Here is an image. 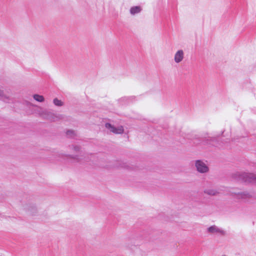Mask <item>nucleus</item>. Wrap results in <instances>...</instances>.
Returning <instances> with one entry per match:
<instances>
[{
  "label": "nucleus",
  "mask_w": 256,
  "mask_h": 256,
  "mask_svg": "<svg viewBox=\"0 0 256 256\" xmlns=\"http://www.w3.org/2000/svg\"><path fill=\"white\" fill-rule=\"evenodd\" d=\"M234 178L244 182H256V175L254 174L237 172L234 174Z\"/></svg>",
  "instance_id": "1"
},
{
  "label": "nucleus",
  "mask_w": 256,
  "mask_h": 256,
  "mask_svg": "<svg viewBox=\"0 0 256 256\" xmlns=\"http://www.w3.org/2000/svg\"><path fill=\"white\" fill-rule=\"evenodd\" d=\"M197 170L200 173H204L208 172V168L206 164L200 160H197L195 164Z\"/></svg>",
  "instance_id": "2"
},
{
  "label": "nucleus",
  "mask_w": 256,
  "mask_h": 256,
  "mask_svg": "<svg viewBox=\"0 0 256 256\" xmlns=\"http://www.w3.org/2000/svg\"><path fill=\"white\" fill-rule=\"evenodd\" d=\"M105 126L106 128L108 129L111 132L116 134H120L124 132V128L122 126L118 127H115L110 123H106Z\"/></svg>",
  "instance_id": "3"
},
{
  "label": "nucleus",
  "mask_w": 256,
  "mask_h": 256,
  "mask_svg": "<svg viewBox=\"0 0 256 256\" xmlns=\"http://www.w3.org/2000/svg\"><path fill=\"white\" fill-rule=\"evenodd\" d=\"M204 142L206 144L212 145L220 148L222 147L221 142H220L219 138H208L205 140Z\"/></svg>",
  "instance_id": "4"
},
{
  "label": "nucleus",
  "mask_w": 256,
  "mask_h": 256,
  "mask_svg": "<svg viewBox=\"0 0 256 256\" xmlns=\"http://www.w3.org/2000/svg\"><path fill=\"white\" fill-rule=\"evenodd\" d=\"M184 58V52L182 50H178L174 54V60L176 63L180 62Z\"/></svg>",
  "instance_id": "5"
},
{
  "label": "nucleus",
  "mask_w": 256,
  "mask_h": 256,
  "mask_svg": "<svg viewBox=\"0 0 256 256\" xmlns=\"http://www.w3.org/2000/svg\"><path fill=\"white\" fill-rule=\"evenodd\" d=\"M142 9L140 6H132L130 8V13L132 15L140 13Z\"/></svg>",
  "instance_id": "6"
},
{
  "label": "nucleus",
  "mask_w": 256,
  "mask_h": 256,
  "mask_svg": "<svg viewBox=\"0 0 256 256\" xmlns=\"http://www.w3.org/2000/svg\"><path fill=\"white\" fill-rule=\"evenodd\" d=\"M236 194L237 198L242 199H245L250 196V195L247 192H238Z\"/></svg>",
  "instance_id": "7"
},
{
  "label": "nucleus",
  "mask_w": 256,
  "mask_h": 256,
  "mask_svg": "<svg viewBox=\"0 0 256 256\" xmlns=\"http://www.w3.org/2000/svg\"><path fill=\"white\" fill-rule=\"evenodd\" d=\"M208 232L210 233L222 232V231L218 228L216 226H212L208 228Z\"/></svg>",
  "instance_id": "8"
},
{
  "label": "nucleus",
  "mask_w": 256,
  "mask_h": 256,
  "mask_svg": "<svg viewBox=\"0 0 256 256\" xmlns=\"http://www.w3.org/2000/svg\"><path fill=\"white\" fill-rule=\"evenodd\" d=\"M33 98H34L38 102H42L44 101V98L42 96H41V95H39V94H35L33 96Z\"/></svg>",
  "instance_id": "9"
},
{
  "label": "nucleus",
  "mask_w": 256,
  "mask_h": 256,
  "mask_svg": "<svg viewBox=\"0 0 256 256\" xmlns=\"http://www.w3.org/2000/svg\"><path fill=\"white\" fill-rule=\"evenodd\" d=\"M76 156L78 158H76V159L78 162H82L83 159H84L85 161H88L89 160H90V159H89V155L88 154H86V156H84V158H82V157H83L82 156H80V158H79L78 156Z\"/></svg>",
  "instance_id": "10"
},
{
  "label": "nucleus",
  "mask_w": 256,
  "mask_h": 256,
  "mask_svg": "<svg viewBox=\"0 0 256 256\" xmlns=\"http://www.w3.org/2000/svg\"><path fill=\"white\" fill-rule=\"evenodd\" d=\"M204 192L209 195L214 196L216 194L217 192L214 190H204Z\"/></svg>",
  "instance_id": "11"
},
{
  "label": "nucleus",
  "mask_w": 256,
  "mask_h": 256,
  "mask_svg": "<svg viewBox=\"0 0 256 256\" xmlns=\"http://www.w3.org/2000/svg\"><path fill=\"white\" fill-rule=\"evenodd\" d=\"M8 98L4 94V91L0 90V100H2L8 102L6 100Z\"/></svg>",
  "instance_id": "12"
},
{
  "label": "nucleus",
  "mask_w": 256,
  "mask_h": 256,
  "mask_svg": "<svg viewBox=\"0 0 256 256\" xmlns=\"http://www.w3.org/2000/svg\"><path fill=\"white\" fill-rule=\"evenodd\" d=\"M66 134L68 138H73L74 136V132L72 130H68L66 132Z\"/></svg>",
  "instance_id": "13"
},
{
  "label": "nucleus",
  "mask_w": 256,
  "mask_h": 256,
  "mask_svg": "<svg viewBox=\"0 0 256 256\" xmlns=\"http://www.w3.org/2000/svg\"><path fill=\"white\" fill-rule=\"evenodd\" d=\"M54 104L56 106H61L62 104V101L56 98L54 100Z\"/></svg>",
  "instance_id": "14"
},
{
  "label": "nucleus",
  "mask_w": 256,
  "mask_h": 256,
  "mask_svg": "<svg viewBox=\"0 0 256 256\" xmlns=\"http://www.w3.org/2000/svg\"><path fill=\"white\" fill-rule=\"evenodd\" d=\"M74 150L76 151H79L80 150V147L78 146H74Z\"/></svg>",
  "instance_id": "15"
},
{
  "label": "nucleus",
  "mask_w": 256,
  "mask_h": 256,
  "mask_svg": "<svg viewBox=\"0 0 256 256\" xmlns=\"http://www.w3.org/2000/svg\"><path fill=\"white\" fill-rule=\"evenodd\" d=\"M90 158H92V157L94 156V155H93V154H90Z\"/></svg>",
  "instance_id": "16"
},
{
  "label": "nucleus",
  "mask_w": 256,
  "mask_h": 256,
  "mask_svg": "<svg viewBox=\"0 0 256 256\" xmlns=\"http://www.w3.org/2000/svg\"><path fill=\"white\" fill-rule=\"evenodd\" d=\"M223 144H224V142H222V144H221V145H222L223 146Z\"/></svg>",
  "instance_id": "17"
}]
</instances>
